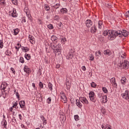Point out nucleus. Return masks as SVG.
Wrapping results in <instances>:
<instances>
[{
  "instance_id": "f257e3e1",
  "label": "nucleus",
  "mask_w": 129,
  "mask_h": 129,
  "mask_svg": "<svg viewBox=\"0 0 129 129\" xmlns=\"http://www.w3.org/2000/svg\"><path fill=\"white\" fill-rule=\"evenodd\" d=\"M50 48L52 49L53 53L55 54V56L61 55V53H62V46H61V44L56 45L53 43H51Z\"/></svg>"
},
{
  "instance_id": "f03ea898",
  "label": "nucleus",
  "mask_w": 129,
  "mask_h": 129,
  "mask_svg": "<svg viewBox=\"0 0 129 129\" xmlns=\"http://www.w3.org/2000/svg\"><path fill=\"white\" fill-rule=\"evenodd\" d=\"M115 30H105L103 32V36H108V39L112 41L115 39Z\"/></svg>"
},
{
  "instance_id": "7ed1b4c3",
  "label": "nucleus",
  "mask_w": 129,
  "mask_h": 129,
  "mask_svg": "<svg viewBox=\"0 0 129 129\" xmlns=\"http://www.w3.org/2000/svg\"><path fill=\"white\" fill-rule=\"evenodd\" d=\"M115 32L116 33L115 38H116V37H119V38H121L122 36H123V37H127V36L129 35L128 31L125 30H123L122 31L120 30H115Z\"/></svg>"
},
{
  "instance_id": "20e7f679",
  "label": "nucleus",
  "mask_w": 129,
  "mask_h": 129,
  "mask_svg": "<svg viewBox=\"0 0 129 129\" xmlns=\"http://www.w3.org/2000/svg\"><path fill=\"white\" fill-rule=\"evenodd\" d=\"M118 68H123V69H128L129 62L128 61L122 59L117 64Z\"/></svg>"
},
{
  "instance_id": "39448f33",
  "label": "nucleus",
  "mask_w": 129,
  "mask_h": 129,
  "mask_svg": "<svg viewBox=\"0 0 129 129\" xmlns=\"http://www.w3.org/2000/svg\"><path fill=\"white\" fill-rule=\"evenodd\" d=\"M89 97L91 101H92V102H94V103L96 102V98H95V93H94V92H90L89 93Z\"/></svg>"
},
{
  "instance_id": "423d86ee",
  "label": "nucleus",
  "mask_w": 129,
  "mask_h": 129,
  "mask_svg": "<svg viewBox=\"0 0 129 129\" xmlns=\"http://www.w3.org/2000/svg\"><path fill=\"white\" fill-rule=\"evenodd\" d=\"M121 96H122V98H123V99H125V100H127V101H129L128 90H125L124 93H123L121 94Z\"/></svg>"
},
{
  "instance_id": "0eeeda50",
  "label": "nucleus",
  "mask_w": 129,
  "mask_h": 129,
  "mask_svg": "<svg viewBox=\"0 0 129 129\" xmlns=\"http://www.w3.org/2000/svg\"><path fill=\"white\" fill-rule=\"evenodd\" d=\"M79 100L83 104H84L85 105H87L89 103L88 100H87V98H86L85 97H80Z\"/></svg>"
},
{
  "instance_id": "6e6552de",
  "label": "nucleus",
  "mask_w": 129,
  "mask_h": 129,
  "mask_svg": "<svg viewBox=\"0 0 129 129\" xmlns=\"http://www.w3.org/2000/svg\"><path fill=\"white\" fill-rule=\"evenodd\" d=\"M103 53L104 55H107V56H111V58H114V53H112L109 49H106L104 50Z\"/></svg>"
},
{
  "instance_id": "1a4fd4ad",
  "label": "nucleus",
  "mask_w": 129,
  "mask_h": 129,
  "mask_svg": "<svg viewBox=\"0 0 129 129\" xmlns=\"http://www.w3.org/2000/svg\"><path fill=\"white\" fill-rule=\"evenodd\" d=\"M99 98H101V102L102 103H106L107 102V96L100 95L99 96Z\"/></svg>"
},
{
  "instance_id": "9d476101",
  "label": "nucleus",
  "mask_w": 129,
  "mask_h": 129,
  "mask_svg": "<svg viewBox=\"0 0 129 129\" xmlns=\"http://www.w3.org/2000/svg\"><path fill=\"white\" fill-rule=\"evenodd\" d=\"M74 56V50L72 49H71L69 53L67 55V59L70 60V59H72Z\"/></svg>"
},
{
  "instance_id": "9b49d317",
  "label": "nucleus",
  "mask_w": 129,
  "mask_h": 129,
  "mask_svg": "<svg viewBox=\"0 0 129 129\" xmlns=\"http://www.w3.org/2000/svg\"><path fill=\"white\" fill-rule=\"evenodd\" d=\"M8 85H9L6 82L2 83L1 85V91H7L8 90H6V89H7L8 87Z\"/></svg>"
},
{
  "instance_id": "f8f14e48",
  "label": "nucleus",
  "mask_w": 129,
  "mask_h": 129,
  "mask_svg": "<svg viewBox=\"0 0 129 129\" xmlns=\"http://www.w3.org/2000/svg\"><path fill=\"white\" fill-rule=\"evenodd\" d=\"M60 96L61 97V99L63 100L64 103H66L67 102V98H66V95L63 92H60Z\"/></svg>"
},
{
  "instance_id": "ddd939ff",
  "label": "nucleus",
  "mask_w": 129,
  "mask_h": 129,
  "mask_svg": "<svg viewBox=\"0 0 129 129\" xmlns=\"http://www.w3.org/2000/svg\"><path fill=\"white\" fill-rule=\"evenodd\" d=\"M19 105L23 110H26V102L25 101H21L19 102Z\"/></svg>"
},
{
  "instance_id": "4468645a",
  "label": "nucleus",
  "mask_w": 129,
  "mask_h": 129,
  "mask_svg": "<svg viewBox=\"0 0 129 129\" xmlns=\"http://www.w3.org/2000/svg\"><path fill=\"white\" fill-rule=\"evenodd\" d=\"M96 26L98 29L101 30V29L104 27V26L103 25V21L99 20L96 24Z\"/></svg>"
},
{
  "instance_id": "2eb2a0df",
  "label": "nucleus",
  "mask_w": 129,
  "mask_h": 129,
  "mask_svg": "<svg viewBox=\"0 0 129 129\" xmlns=\"http://www.w3.org/2000/svg\"><path fill=\"white\" fill-rule=\"evenodd\" d=\"M1 125L3 126V128L8 129L7 125H8V122L6 119H3L1 122Z\"/></svg>"
},
{
  "instance_id": "dca6fc26",
  "label": "nucleus",
  "mask_w": 129,
  "mask_h": 129,
  "mask_svg": "<svg viewBox=\"0 0 129 129\" xmlns=\"http://www.w3.org/2000/svg\"><path fill=\"white\" fill-rule=\"evenodd\" d=\"M28 38L31 44H32V45H34V44H35V37H34V36H33V35H29L28 36Z\"/></svg>"
},
{
  "instance_id": "f3484780",
  "label": "nucleus",
  "mask_w": 129,
  "mask_h": 129,
  "mask_svg": "<svg viewBox=\"0 0 129 129\" xmlns=\"http://www.w3.org/2000/svg\"><path fill=\"white\" fill-rule=\"evenodd\" d=\"M86 26L87 28H90L92 26V21L91 20L88 19L86 21Z\"/></svg>"
},
{
  "instance_id": "a211bd4d",
  "label": "nucleus",
  "mask_w": 129,
  "mask_h": 129,
  "mask_svg": "<svg viewBox=\"0 0 129 129\" xmlns=\"http://www.w3.org/2000/svg\"><path fill=\"white\" fill-rule=\"evenodd\" d=\"M51 40L52 42H53V44H55V43H57V42H58V38L55 35H52L51 37Z\"/></svg>"
},
{
  "instance_id": "6ab92c4d",
  "label": "nucleus",
  "mask_w": 129,
  "mask_h": 129,
  "mask_svg": "<svg viewBox=\"0 0 129 129\" xmlns=\"http://www.w3.org/2000/svg\"><path fill=\"white\" fill-rule=\"evenodd\" d=\"M24 12L26 13L28 18H30V10H29V8H28V7H25Z\"/></svg>"
},
{
  "instance_id": "aec40b11",
  "label": "nucleus",
  "mask_w": 129,
  "mask_h": 129,
  "mask_svg": "<svg viewBox=\"0 0 129 129\" xmlns=\"http://www.w3.org/2000/svg\"><path fill=\"white\" fill-rule=\"evenodd\" d=\"M76 104L77 106L79 107V108H81V107H82V103L80 102V100L76 99Z\"/></svg>"
},
{
  "instance_id": "412c9836",
  "label": "nucleus",
  "mask_w": 129,
  "mask_h": 129,
  "mask_svg": "<svg viewBox=\"0 0 129 129\" xmlns=\"http://www.w3.org/2000/svg\"><path fill=\"white\" fill-rule=\"evenodd\" d=\"M96 31H97V28H96L95 25L93 26L91 28V33L92 34H95V33H96Z\"/></svg>"
},
{
  "instance_id": "4be33fe9",
  "label": "nucleus",
  "mask_w": 129,
  "mask_h": 129,
  "mask_svg": "<svg viewBox=\"0 0 129 129\" xmlns=\"http://www.w3.org/2000/svg\"><path fill=\"white\" fill-rule=\"evenodd\" d=\"M12 17H13V18H16L18 17V14H17V11L15 8L13 9V13L12 14Z\"/></svg>"
},
{
  "instance_id": "5701e85b",
  "label": "nucleus",
  "mask_w": 129,
  "mask_h": 129,
  "mask_svg": "<svg viewBox=\"0 0 129 129\" xmlns=\"http://www.w3.org/2000/svg\"><path fill=\"white\" fill-rule=\"evenodd\" d=\"M40 118L42 120L43 124V125H46L47 124V119L45 118V117L43 115L40 116Z\"/></svg>"
},
{
  "instance_id": "b1692460",
  "label": "nucleus",
  "mask_w": 129,
  "mask_h": 129,
  "mask_svg": "<svg viewBox=\"0 0 129 129\" xmlns=\"http://www.w3.org/2000/svg\"><path fill=\"white\" fill-rule=\"evenodd\" d=\"M120 82L122 85H125L126 82V78L125 77H123L120 81Z\"/></svg>"
},
{
  "instance_id": "393cba45",
  "label": "nucleus",
  "mask_w": 129,
  "mask_h": 129,
  "mask_svg": "<svg viewBox=\"0 0 129 129\" xmlns=\"http://www.w3.org/2000/svg\"><path fill=\"white\" fill-rule=\"evenodd\" d=\"M95 55L96 59H99V55L101 56V51H100V50L96 51Z\"/></svg>"
},
{
  "instance_id": "a878e982",
  "label": "nucleus",
  "mask_w": 129,
  "mask_h": 129,
  "mask_svg": "<svg viewBox=\"0 0 129 129\" xmlns=\"http://www.w3.org/2000/svg\"><path fill=\"white\" fill-rule=\"evenodd\" d=\"M24 72H26V73H30V72H31V70L29 67L25 66L24 68Z\"/></svg>"
},
{
  "instance_id": "bb28decb",
  "label": "nucleus",
  "mask_w": 129,
  "mask_h": 129,
  "mask_svg": "<svg viewBox=\"0 0 129 129\" xmlns=\"http://www.w3.org/2000/svg\"><path fill=\"white\" fill-rule=\"evenodd\" d=\"M21 49L23 52L27 53L28 51H30V48L28 47L22 46Z\"/></svg>"
},
{
  "instance_id": "cd10ccee",
  "label": "nucleus",
  "mask_w": 129,
  "mask_h": 129,
  "mask_svg": "<svg viewBox=\"0 0 129 129\" xmlns=\"http://www.w3.org/2000/svg\"><path fill=\"white\" fill-rule=\"evenodd\" d=\"M48 87L49 90H50L52 92V91H53V84H52L51 82L48 83Z\"/></svg>"
},
{
  "instance_id": "c85d7f7f",
  "label": "nucleus",
  "mask_w": 129,
  "mask_h": 129,
  "mask_svg": "<svg viewBox=\"0 0 129 129\" xmlns=\"http://www.w3.org/2000/svg\"><path fill=\"white\" fill-rule=\"evenodd\" d=\"M65 85H66L67 89L68 90H69V89H70V88H71V83H70L69 81H67Z\"/></svg>"
},
{
  "instance_id": "c756f323",
  "label": "nucleus",
  "mask_w": 129,
  "mask_h": 129,
  "mask_svg": "<svg viewBox=\"0 0 129 129\" xmlns=\"http://www.w3.org/2000/svg\"><path fill=\"white\" fill-rule=\"evenodd\" d=\"M14 36H17L19 33H20V29L19 28H16L13 30Z\"/></svg>"
},
{
  "instance_id": "7c9ffc66",
  "label": "nucleus",
  "mask_w": 129,
  "mask_h": 129,
  "mask_svg": "<svg viewBox=\"0 0 129 129\" xmlns=\"http://www.w3.org/2000/svg\"><path fill=\"white\" fill-rule=\"evenodd\" d=\"M25 58L26 59V60H30L31 58V54H28V53H25Z\"/></svg>"
},
{
  "instance_id": "2f4dec72",
  "label": "nucleus",
  "mask_w": 129,
  "mask_h": 129,
  "mask_svg": "<svg viewBox=\"0 0 129 129\" xmlns=\"http://www.w3.org/2000/svg\"><path fill=\"white\" fill-rule=\"evenodd\" d=\"M2 93L3 97L4 98V99H6V98L7 97V96L8 95V93H7V91H2Z\"/></svg>"
},
{
  "instance_id": "473e14b6",
  "label": "nucleus",
  "mask_w": 129,
  "mask_h": 129,
  "mask_svg": "<svg viewBox=\"0 0 129 129\" xmlns=\"http://www.w3.org/2000/svg\"><path fill=\"white\" fill-rule=\"evenodd\" d=\"M67 12H68V10H67V9L66 8H62L60 10V12L61 13V14H66Z\"/></svg>"
},
{
  "instance_id": "72a5a7b5",
  "label": "nucleus",
  "mask_w": 129,
  "mask_h": 129,
  "mask_svg": "<svg viewBox=\"0 0 129 129\" xmlns=\"http://www.w3.org/2000/svg\"><path fill=\"white\" fill-rule=\"evenodd\" d=\"M13 105L12 106V107H13V108H19V107L18 106V102L16 101L14 103H13Z\"/></svg>"
},
{
  "instance_id": "f704fd0d",
  "label": "nucleus",
  "mask_w": 129,
  "mask_h": 129,
  "mask_svg": "<svg viewBox=\"0 0 129 129\" xmlns=\"http://www.w3.org/2000/svg\"><path fill=\"white\" fill-rule=\"evenodd\" d=\"M66 38L63 37L60 39V42L62 45H64L65 44V42H66Z\"/></svg>"
},
{
  "instance_id": "c9c22d12",
  "label": "nucleus",
  "mask_w": 129,
  "mask_h": 129,
  "mask_svg": "<svg viewBox=\"0 0 129 129\" xmlns=\"http://www.w3.org/2000/svg\"><path fill=\"white\" fill-rule=\"evenodd\" d=\"M5 54L7 55V56H11V55H12V52L10 51V50L8 49L5 52Z\"/></svg>"
},
{
  "instance_id": "e433bc0d",
  "label": "nucleus",
  "mask_w": 129,
  "mask_h": 129,
  "mask_svg": "<svg viewBox=\"0 0 129 129\" xmlns=\"http://www.w3.org/2000/svg\"><path fill=\"white\" fill-rule=\"evenodd\" d=\"M0 48L3 49L4 48V40H0Z\"/></svg>"
},
{
  "instance_id": "4c0bfd02",
  "label": "nucleus",
  "mask_w": 129,
  "mask_h": 129,
  "mask_svg": "<svg viewBox=\"0 0 129 129\" xmlns=\"http://www.w3.org/2000/svg\"><path fill=\"white\" fill-rule=\"evenodd\" d=\"M44 10H45V11H46L47 12H49V11H50V7H49V5H45Z\"/></svg>"
},
{
  "instance_id": "58836bf2",
  "label": "nucleus",
  "mask_w": 129,
  "mask_h": 129,
  "mask_svg": "<svg viewBox=\"0 0 129 129\" xmlns=\"http://www.w3.org/2000/svg\"><path fill=\"white\" fill-rule=\"evenodd\" d=\"M39 86L40 87V89H43V88H44V84H43L42 82H40L39 83Z\"/></svg>"
},
{
  "instance_id": "ea45409f",
  "label": "nucleus",
  "mask_w": 129,
  "mask_h": 129,
  "mask_svg": "<svg viewBox=\"0 0 129 129\" xmlns=\"http://www.w3.org/2000/svg\"><path fill=\"white\" fill-rule=\"evenodd\" d=\"M52 8H54V9H55V10H57V9H59L60 7V4H56L55 5L52 6Z\"/></svg>"
},
{
  "instance_id": "a19ab883",
  "label": "nucleus",
  "mask_w": 129,
  "mask_h": 129,
  "mask_svg": "<svg viewBox=\"0 0 129 129\" xmlns=\"http://www.w3.org/2000/svg\"><path fill=\"white\" fill-rule=\"evenodd\" d=\"M124 16L126 19H129V10L125 13Z\"/></svg>"
},
{
  "instance_id": "79ce46f5",
  "label": "nucleus",
  "mask_w": 129,
  "mask_h": 129,
  "mask_svg": "<svg viewBox=\"0 0 129 129\" xmlns=\"http://www.w3.org/2000/svg\"><path fill=\"white\" fill-rule=\"evenodd\" d=\"M6 1L5 0H0V6H5Z\"/></svg>"
},
{
  "instance_id": "37998d69",
  "label": "nucleus",
  "mask_w": 129,
  "mask_h": 129,
  "mask_svg": "<svg viewBox=\"0 0 129 129\" xmlns=\"http://www.w3.org/2000/svg\"><path fill=\"white\" fill-rule=\"evenodd\" d=\"M101 112H102V113H103V114H105V113L106 112V109H105V108H104V107H102L101 109Z\"/></svg>"
},
{
  "instance_id": "c03bdc74",
  "label": "nucleus",
  "mask_w": 129,
  "mask_h": 129,
  "mask_svg": "<svg viewBox=\"0 0 129 129\" xmlns=\"http://www.w3.org/2000/svg\"><path fill=\"white\" fill-rule=\"evenodd\" d=\"M74 118H75V120H76V121H78V120H79V119H80V117L78 115H75Z\"/></svg>"
},
{
  "instance_id": "a18cd8bd",
  "label": "nucleus",
  "mask_w": 129,
  "mask_h": 129,
  "mask_svg": "<svg viewBox=\"0 0 129 129\" xmlns=\"http://www.w3.org/2000/svg\"><path fill=\"white\" fill-rule=\"evenodd\" d=\"M102 91H103V92L105 93H108V90H107V89H106V87H103Z\"/></svg>"
},
{
  "instance_id": "49530a36",
  "label": "nucleus",
  "mask_w": 129,
  "mask_h": 129,
  "mask_svg": "<svg viewBox=\"0 0 129 129\" xmlns=\"http://www.w3.org/2000/svg\"><path fill=\"white\" fill-rule=\"evenodd\" d=\"M19 61H20V63H22V64H24V63H25V60L24 59V57H20Z\"/></svg>"
},
{
  "instance_id": "de8ad7c7",
  "label": "nucleus",
  "mask_w": 129,
  "mask_h": 129,
  "mask_svg": "<svg viewBox=\"0 0 129 129\" xmlns=\"http://www.w3.org/2000/svg\"><path fill=\"white\" fill-rule=\"evenodd\" d=\"M111 84H112L114 88H117V84L116 83V81H115V82L112 83Z\"/></svg>"
},
{
  "instance_id": "09e8293b",
  "label": "nucleus",
  "mask_w": 129,
  "mask_h": 129,
  "mask_svg": "<svg viewBox=\"0 0 129 129\" xmlns=\"http://www.w3.org/2000/svg\"><path fill=\"white\" fill-rule=\"evenodd\" d=\"M11 2L13 5H15V6L18 5V0H11Z\"/></svg>"
},
{
  "instance_id": "8fccbe9b",
  "label": "nucleus",
  "mask_w": 129,
  "mask_h": 129,
  "mask_svg": "<svg viewBox=\"0 0 129 129\" xmlns=\"http://www.w3.org/2000/svg\"><path fill=\"white\" fill-rule=\"evenodd\" d=\"M91 86L93 87V88H95V87H96V84L93 82L91 83Z\"/></svg>"
},
{
  "instance_id": "3c124183",
  "label": "nucleus",
  "mask_w": 129,
  "mask_h": 129,
  "mask_svg": "<svg viewBox=\"0 0 129 129\" xmlns=\"http://www.w3.org/2000/svg\"><path fill=\"white\" fill-rule=\"evenodd\" d=\"M126 56V55L125 54V53L122 54L120 56V58L122 59V60H124L123 59H125Z\"/></svg>"
},
{
  "instance_id": "603ef678",
  "label": "nucleus",
  "mask_w": 129,
  "mask_h": 129,
  "mask_svg": "<svg viewBox=\"0 0 129 129\" xmlns=\"http://www.w3.org/2000/svg\"><path fill=\"white\" fill-rule=\"evenodd\" d=\"M89 57V58H90L89 59H90L91 61H93V60H94V56H93V55L90 54Z\"/></svg>"
},
{
  "instance_id": "864d4df0",
  "label": "nucleus",
  "mask_w": 129,
  "mask_h": 129,
  "mask_svg": "<svg viewBox=\"0 0 129 129\" xmlns=\"http://www.w3.org/2000/svg\"><path fill=\"white\" fill-rule=\"evenodd\" d=\"M54 20L55 21H59L60 20V18L59 17V16L58 15H55L54 17Z\"/></svg>"
},
{
  "instance_id": "5fc2aeb1",
  "label": "nucleus",
  "mask_w": 129,
  "mask_h": 129,
  "mask_svg": "<svg viewBox=\"0 0 129 129\" xmlns=\"http://www.w3.org/2000/svg\"><path fill=\"white\" fill-rule=\"evenodd\" d=\"M47 28H48V29H49V30H52L53 28V25L49 24V25H47Z\"/></svg>"
},
{
  "instance_id": "6e6d98bb",
  "label": "nucleus",
  "mask_w": 129,
  "mask_h": 129,
  "mask_svg": "<svg viewBox=\"0 0 129 129\" xmlns=\"http://www.w3.org/2000/svg\"><path fill=\"white\" fill-rule=\"evenodd\" d=\"M111 126L109 125H106L104 129H111Z\"/></svg>"
},
{
  "instance_id": "4d7b16f0",
  "label": "nucleus",
  "mask_w": 129,
  "mask_h": 129,
  "mask_svg": "<svg viewBox=\"0 0 129 129\" xmlns=\"http://www.w3.org/2000/svg\"><path fill=\"white\" fill-rule=\"evenodd\" d=\"M22 48V45H20V46H15V49H16L17 52H19V50H20V48Z\"/></svg>"
},
{
  "instance_id": "13d9d810",
  "label": "nucleus",
  "mask_w": 129,
  "mask_h": 129,
  "mask_svg": "<svg viewBox=\"0 0 129 129\" xmlns=\"http://www.w3.org/2000/svg\"><path fill=\"white\" fill-rule=\"evenodd\" d=\"M110 83L112 84L113 82H115V78H112L110 80Z\"/></svg>"
},
{
  "instance_id": "bf43d9fd",
  "label": "nucleus",
  "mask_w": 129,
  "mask_h": 129,
  "mask_svg": "<svg viewBox=\"0 0 129 129\" xmlns=\"http://www.w3.org/2000/svg\"><path fill=\"white\" fill-rule=\"evenodd\" d=\"M52 100L51 97L48 98L47 99V102L48 104H50V103H51V101Z\"/></svg>"
},
{
  "instance_id": "052dcab7",
  "label": "nucleus",
  "mask_w": 129,
  "mask_h": 129,
  "mask_svg": "<svg viewBox=\"0 0 129 129\" xmlns=\"http://www.w3.org/2000/svg\"><path fill=\"white\" fill-rule=\"evenodd\" d=\"M11 70L12 72V73H13V74H16V71L15 70V69H14L13 68H11Z\"/></svg>"
},
{
  "instance_id": "680f3d73",
  "label": "nucleus",
  "mask_w": 129,
  "mask_h": 129,
  "mask_svg": "<svg viewBox=\"0 0 129 129\" xmlns=\"http://www.w3.org/2000/svg\"><path fill=\"white\" fill-rule=\"evenodd\" d=\"M82 70L83 71H86V68L85 67V66L82 67Z\"/></svg>"
},
{
  "instance_id": "e2e57ef3",
  "label": "nucleus",
  "mask_w": 129,
  "mask_h": 129,
  "mask_svg": "<svg viewBox=\"0 0 129 129\" xmlns=\"http://www.w3.org/2000/svg\"><path fill=\"white\" fill-rule=\"evenodd\" d=\"M16 95L17 98L19 99V98H20V94H19V92H17L16 93Z\"/></svg>"
},
{
  "instance_id": "0e129e2a",
  "label": "nucleus",
  "mask_w": 129,
  "mask_h": 129,
  "mask_svg": "<svg viewBox=\"0 0 129 129\" xmlns=\"http://www.w3.org/2000/svg\"><path fill=\"white\" fill-rule=\"evenodd\" d=\"M57 26L58 27V29H60V28H61V27H62V23L60 22L59 23H58L57 24Z\"/></svg>"
},
{
  "instance_id": "69168bd1",
  "label": "nucleus",
  "mask_w": 129,
  "mask_h": 129,
  "mask_svg": "<svg viewBox=\"0 0 129 129\" xmlns=\"http://www.w3.org/2000/svg\"><path fill=\"white\" fill-rule=\"evenodd\" d=\"M19 118L20 119V120H22L23 116H22V114H19Z\"/></svg>"
},
{
  "instance_id": "338daca9",
  "label": "nucleus",
  "mask_w": 129,
  "mask_h": 129,
  "mask_svg": "<svg viewBox=\"0 0 129 129\" xmlns=\"http://www.w3.org/2000/svg\"><path fill=\"white\" fill-rule=\"evenodd\" d=\"M22 23H26V19H25V18L22 19Z\"/></svg>"
},
{
  "instance_id": "774afa93",
  "label": "nucleus",
  "mask_w": 129,
  "mask_h": 129,
  "mask_svg": "<svg viewBox=\"0 0 129 129\" xmlns=\"http://www.w3.org/2000/svg\"><path fill=\"white\" fill-rule=\"evenodd\" d=\"M22 128H26V127H25V125H24V124H22L21 125Z\"/></svg>"
}]
</instances>
